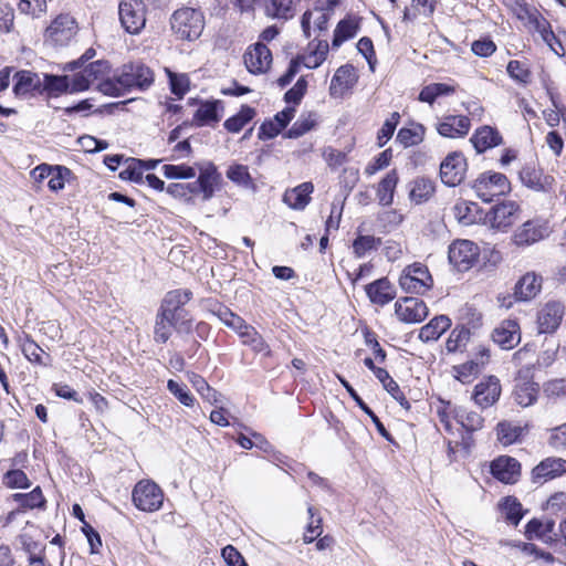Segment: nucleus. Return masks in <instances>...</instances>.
<instances>
[{
  "label": "nucleus",
  "mask_w": 566,
  "mask_h": 566,
  "mask_svg": "<svg viewBox=\"0 0 566 566\" xmlns=\"http://www.w3.org/2000/svg\"><path fill=\"white\" fill-rule=\"evenodd\" d=\"M155 81L153 70L143 63H129L117 70L113 77L99 82L97 90L109 96H123L134 90L146 91Z\"/></svg>",
  "instance_id": "1"
},
{
  "label": "nucleus",
  "mask_w": 566,
  "mask_h": 566,
  "mask_svg": "<svg viewBox=\"0 0 566 566\" xmlns=\"http://www.w3.org/2000/svg\"><path fill=\"white\" fill-rule=\"evenodd\" d=\"M191 297L192 292L190 290H174L169 291L161 302L159 312L165 317L175 319L178 334H190L192 331V317L185 308Z\"/></svg>",
  "instance_id": "2"
},
{
  "label": "nucleus",
  "mask_w": 566,
  "mask_h": 566,
  "mask_svg": "<svg viewBox=\"0 0 566 566\" xmlns=\"http://www.w3.org/2000/svg\"><path fill=\"white\" fill-rule=\"evenodd\" d=\"M205 20L199 10L193 8H181L171 17V29L181 40L193 41L198 39L203 30Z\"/></svg>",
  "instance_id": "3"
},
{
  "label": "nucleus",
  "mask_w": 566,
  "mask_h": 566,
  "mask_svg": "<svg viewBox=\"0 0 566 566\" xmlns=\"http://www.w3.org/2000/svg\"><path fill=\"white\" fill-rule=\"evenodd\" d=\"M472 189L482 201L491 202L494 197L510 192L511 184L504 174L489 171L474 180Z\"/></svg>",
  "instance_id": "4"
},
{
  "label": "nucleus",
  "mask_w": 566,
  "mask_h": 566,
  "mask_svg": "<svg viewBox=\"0 0 566 566\" xmlns=\"http://www.w3.org/2000/svg\"><path fill=\"white\" fill-rule=\"evenodd\" d=\"M164 494L160 488L151 481H140L133 490L135 506L145 512H154L161 507Z\"/></svg>",
  "instance_id": "5"
},
{
  "label": "nucleus",
  "mask_w": 566,
  "mask_h": 566,
  "mask_svg": "<svg viewBox=\"0 0 566 566\" xmlns=\"http://www.w3.org/2000/svg\"><path fill=\"white\" fill-rule=\"evenodd\" d=\"M399 285L408 293L421 294L432 285V277L427 266L415 263L407 266L399 277Z\"/></svg>",
  "instance_id": "6"
},
{
  "label": "nucleus",
  "mask_w": 566,
  "mask_h": 566,
  "mask_svg": "<svg viewBox=\"0 0 566 566\" xmlns=\"http://www.w3.org/2000/svg\"><path fill=\"white\" fill-rule=\"evenodd\" d=\"M551 233L547 221L541 219L527 220L515 229L512 241L516 247H530L544 240Z\"/></svg>",
  "instance_id": "7"
},
{
  "label": "nucleus",
  "mask_w": 566,
  "mask_h": 566,
  "mask_svg": "<svg viewBox=\"0 0 566 566\" xmlns=\"http://www.w3.org/2000/svg\"><path fill=\"white\" fill-rule=\"evenodd\" d=\"M118 14L123 28L128 33L137 34L145 27V6L142 0H123Z\"/></svg>",
  "instance_id": "8"
},
{
  "label": "nucleus",
  "mask_w": 566,
  "mask_h": 566,
  "mask_svg": "<svg viewBox=\"0 0 566 566\" xmlns=\"http://www.w3.org/2000/svg\"><path fill=\"white\" fill-rule=\"evenodd\" d=\"M449 261L458 271L464 272L470 270L478 261L480 251L479 247L469 240L454 241L449 247Z\"/></svg>",
  "instance_id": "9"
},
{
  "label": "nucleus",
  "mask_w": 566,
  "mask_h": 566,
  "mask_svg": "<svg viewBox=\"0 0 566 566\" xmlns=\"http://www.w3.org/2000/svg\"><path fill=\"white\" fill-rule=\"evenodd\" d=\"M77 32V24L70 14L57 15L45 32L46 41L54 45H66Z\"/></svg>",
  "instance_id": "10"
},
{
  "label": "nucleus",
  "mask_w": 566,
  "mask_h": 566,
  "mask_svg": "<svg viewBox=\"0 0 566 566\" xmlns=\"http://www.w3.org/2000/svg\"><path fill=\"white\" fill-rule=\"evenodd\" d=\"M467 169L468 164L463 154L451 153L440 165L441 181L449 187H455L463 181Z\"/></svg>",
  "instance_id": "11"
},
{
  "label": "nucleus",
  "mask_w": 566,
  "mask_h": 566,
  "mask_svg": "<svg viewBox=\"0 0 566 566\" xmlns=\"http://www.w3.org/2000/svg\"><path fill=\"white\" fill-rule=\"evenodd\" d=\"M395 313L399 321L408 324L422 322L428 315V307L417 297H405L396 302Z\"/></svg>",
  "instance_id": "12"
},
{
  "label": "nucleus",
  "mask_w": 566,
  "mask_h": 566,
  "mask_svg": "<svg viewBox=\"0 0 566 566\" xmlns=\"http://www.w3.org/2000/svg\"><path fill=\"white\" fill-rule=\"evenodd\" d=\"M520 207L514 201H504L492 207L486 218L491 228L496 230H506L516 220Z\"/></svg>",
  "instance_id": "13"
},
{
  "label": "nucleus",
  "mask_w": 566,
  "mask_h": 566,
  "mask_svg": "<svg viewBox=\"0 0 566 566\" xmlns=\"http://www.w3.org/2000/svg\"><path fill=\"white\" fill-rule=\"evenodd\" d=\"M565 307L558 301L546 303L537 314L539 333H554L562 323Z\"/></svg>",
  "instance_id": "14"
},
{
  "label": "nucleus",
  "mask_w": 566,
  "mask_h": 566,
  "mask_svg": "<svg viewBox=\"0 0 566 566\" xmlns=\"http://www.w3.org/2000/svg\"><path fill=\"white\" fill-rule=\"evenodd\" d=\"M243 57L248 71L253 74L266 72L272 63V53L262 42L251 46Z\"/></svg>",
  "instance_id": "15"
},
{
  "label": "nucleus",
  "mask_w": 566,
  "mask_h": 566,
  "mask_svg": "<svg viewBox=\"0 0 566 566\" xmlns=\"http://www.w3.org/2000/svg\"><path fill=\"white\" fill-rule=\"evenodd\" d=\"M492 339L502 349H512L521 342L520 325L515 319L501 322L492 333Z\"/></svg>",
  "instance_id": "16"
},
{
  "label": "nucleus",
  "mask_w": 566,
  "mask_h": 566,
  "mask_svg": "<svg viewBox=\"0 0 566 566\" xmlns=\"http://www.w3.org/2000/svg\"><path fill=\"white\" fill-rule=\"evenodd\" d=\"M501 396V385L499 378L489 376L486 379L475 385L473 392L474 402L481 408L493 406Z\"/></svg>",
  "instance_id": "17"
},
{
  "label": "nucleus",
  "mask_w": 566,
  "mask_h": 566,
  "mask_svg": "<svg viewBox=\"0 0 566 566\" xmlns=\"http://www.w3.org/2000/svg\"><path fill=\"white\" fill-rule=\"evenodd\" d=\"M520 179L527 188L543 192L553 190L555 184L553 176L545 175L542 169L534 166H525L520 171Z\"/></svg>",
  "instance_id": "18"
},
{
  "label": "nucleus",
  "mask_w": 566,
  "mask_h": 566,
  "mask_svg": "<svg viewBox=\"0 0 566 566\" xmlns=\"http://www.w3.org/2000/svg\"><path fill=\"white\" fill-rule=\"evenodd\" d=\"M521 464L512 457H500L492 461L491 473L499 481L512 484L515 483L520 476Z\"/></svg>",
  "instance_id": "19"
},
{
  "label": "nucleus",
  "mask_w": 566,
  "mask_h": 566,
  "mask_svg": "<svg viewBox=\"0 0 566 566\" xmlns=\"http://www.w3.org/2000/svg\"><path fill=\"white\" fill-rule=\"evenodd\" d=\"M471 127V120L464 115L446 116L437 126L438 133L448 138L464 137Z\"/></svg>",
  "instance_id": "20"
},
{
  "label": "nucleus",
  "mask_w": 566,
  "mask_h": 566,
  "mask_svg": "<svg viewBox=\"0 0 566 566\" xmlns=\"http://www.w3.org/2000/svg\"><path fill=\"white\" fill-rule=\"evenodd\" d=\"M542 289V276L534 272H527L515 284L514 298L520 302L533 300Z\"/></svg>",
  "instance_id": "21"
},
{
  "label": "nucleus",
  "mask_w": 566,
  "mask_h": 566,
  "mask_svg": "<svg viewBox=\"0 0 566 566\" xmlns=\"http://www.w3.org/2000/svg\"><path fill=\"white\" fill-rule=\"evenodd\" d=\"M370 302L384 306L396 297V289L387 277L376 280L365 286Z\"/></svg>",
  "instance_id": "22"
},
{
  "label": "nucleus",
  "mask_w": 566,
  "mask_h": 566,
  "mask_svg": "<svg viewBox=\"0 0 566 566\" xmlns=\"http://www.w3.org/2000/svg\"><path fill=\"white\" fill-rule=\"evenodd\" d=\"M476 153L482 154L486 149L496 147L503 143L502 136L499 130L491 126H482L475 130L470 138Z\"/></svg>",
  "instance_id": "23"
},
{
  "label": "nucleus",
  "mask_w": 566,
  "mask_h": 566,
  "mask_svg": "<svg viewBox=\"0 0 566 566\" xmlns=\"http://www.w3.org/2000/svg\"><path fill=\"white\" fill-rule=\"evenodd\" d=\"M15 83L13 92L17 96H27L33 92L41 93L42 80L36 73L31 71H19L14 74Z\"/></svg>",
  "instance_id": "24"
},
{
  "label": "nucleus",
  "mask_w": 566,
  "mask_h": 566,
  "mask_svg": "<svg viewBox=\"0 0 566 566\" xmlns=\"http://www.w3.org/2000/svg\"><path fill=\"white\" fill-rule=\"evenodd\" d=\"M566 473V460L562 458H547L541 461L533 469V479L536 480H551Z\"/></svg>",
  "instance_id": "25"
},
{
  "label": "nucleus",
  "mask_w": 566,
  "mask_h": 566,
  "mask_svg": "<svg viewBox=\"0 0 566 566\" xmlns=\"http://www.w3.org/2000/svg\"><path fill=\"white\" fill-rule=\"evenodd\" d=\"M489 357V349H481L475 359H471L455 367L457 379L463 384L470 382L472 377L481 373L483 366L488 363Z\"/></svg>",
  "instance_id": "26"
},
{
  "label": "nucleus",
  "mask_w": 566,
  "mask_h": 566,
  "mask_svg": "<svg viewBox=\"0 0 566 566\" xmlns=\"http://www.w3.org/2000/svg\"><path fill=\"white\" fill-rule=\"evenodd\" d=\"M314 187L311 182H303L297 187L286 190L283 201L292 209L303 210L311 201Z\"/></svg>",
  "instance_id": "27"
},
{
  "label": "nucleus",
  "mask_w": 566,
  "mask_h": 566,
  "mask_svg": "<svg viewBox=\"0 0 566 566\" xmlns=\"http://www.w3.org/2000/svg\"><path fill=\"white\" fill-rule=\"evenodd\" d=\"M525 536L527 539L537 538L547 542L556 538L558 534L555 532V522L553 520L543 522L538 518H533L526 524Z\"/></svg>",
  "instance_id": "28"
},
{
  "label": "nucleus",
  "mask_w": 566,
  "mask_h": 566,
  "mask_svg": "<svg viewBox=\"0 0 566 566\" xmlns=\"http://www.w3.org/2000/svg\"><path fill=\"white\" fill-rule=\"evenodd\" d=\"M434 191V181L428 177H417L409 185V198L416 205L427 202Z\"/></svg>",
  "instance_id": "29"
},
{
  "label": "nucleus",
  "mask_w": 566,
  "mask_h": 566,
  "mask_svg": "<svg viewBox=\"0 0 566 566\" xmlns=\"http://www.w3.org/2000/svg\"><path fill=\"white\" fill-rule=\"evenodd\" d=\"M199 169L198 180L203 187V199L209 200L214 193V186L220 180V174L212 163H203L196 165Z\"/></svg>",
  "instance_id": "30"
},
{
  "label": "nucleus",
  "mask_w": 566,
  "mask_h": 566,
  "mask_svg": "<svg viewBox=\"0 0 566 566\" xmlns=\"http://www.w3.org/2000/svg\"><path fill=\"white\" fill-rule=\"evenodd\" d=\"M293 0H261L260 8L272 19L289 20L293 18Z\"/></svg>",
  "instance_id": "31"
},
{
  "label": "nucleus",
  "mask_w": 566,
  "mask_h": 566,
  "mask_svg": "<svg viewBox=\"0 0 566 566\" xmlns=\"http://www.w3.org/2000/svg\"><path fill=\"white\" fill-rule=\"evenodd\" d=\"M450 326L451 319L448 316H436L421 327L419 338L424 343L437 340Z\"/></svg>",
  "instance_id": "32"
},
{
  "label": "nucleus",
  "mask_w": 566,
  "mask_h": 566,
  "mask_svg": "<svg viewBox=\"0 0 566 566\" xmlns=\"http://www.w3.org/2000/svg\"><path fill=\"white\" fill-rule=\"evenodd\" d=\"M338 379L340 384L345 387L347 392L350 395V397L356 401V403L359 406V408L370 417L373 422L376 426L377 431L389 442H392L391 434L387 431L382 422L379 420V418L375 415V412L364 402V400L359 397V395L356 392V390L349 385V382L344 379L343 377L338 376Z\"/></svg>",
  "instance_id": "33"
},
{
  "label": "nucleus",
  "mask_w": 566,
  "mask_h": 566,
  "mask_svg": "<svg viewBox=\"0 0 566 566\" xmlns=\"http://www.w3.org/2000/svg\"><path fill=\"white\" fill-rule=\"evenodd\" d=\"M399 181L397 170H390L378 184L377 198L381 206H390L394 202V193Z\"/></svg>",
  "instance_id": "34"
},
{
  "label": "nucleus",
  "mask_w": 566,
  "mask_h": 566,
  "mask_svg": "<svg viewBox=\"0 0 566 566\" xmlns=\"http://www.w3.org/2000/svg\"><path fill=\"white\" fill-rule=\"evenodd\" d=\"M42 91H45L50 97H57L64 93H70V77L67 75L44 74Z\"/></svg>",
  "instance_id": "35"
},
{
  "label": "nucleus",
  "mask_w": 566,
  "mask_h": 566,
  "mask_svg": "<svg viewBox=\"0 0 566 566\" xmlns=\"http://www.w3.org/2000/svg\"><path fill=\"white\" fill-rule=\"evenodd\" d=\"M531 27H533L535 31L541 34L543 41L547 43L557 55L564 54V48L562 46V43L551 30V25L545 18L542 15H539L537 19L534 18V23Z\"/></svg>",
  "instance_id": "36"
},
{
  "label": "nucleus",
  "mask_w": 566,
  "mask_h": 566,
  "mask_svg": "<svg viewBox=\"0 0 566 566\" xmlns=\"http://www.w3.org/2000/svg\"><path fill=\"white\" fill-rule=\"evenodd\" d=\"M21 350L25 358L34 364L41 366H49L51 364V357L45 354L44 350L30 337H27L21 344Z\"/></svg>",
  "instance_id": "37"
},
{
  "label": "nucleus",
  "mask_w": 566,
  "mask_h": 566,
  "mask_svg": "<svg viewBox=\"0 0 566 566\" xmlns=\"http://www.w3.org/2000/svg\"><path fill=\"white\" fill-rule=\"evenodd\" d=\"M172 329L176 331L175 319L165 317L163 313L158 311L154 326V340L160 344L166 343L170 338Z\"/></svg>",
  "instance_id": "38"
},
{
  "label": "nucleus",
  "mask_w": 566,
  "mask_h": 566,
  "mask_svg": "<svg viewBox=\"0 0 566 566\" xmlns=\"http://www.w3.org/2000/svg\"><path fill=\"white\" fill-rule=\"evenodd\" d=\"M255 116V109L243 105L240 112L224 122V128L230 133H239Z\"/></svg>",
  "instance_id": "39"
},
{
  "label": "nucleus",
  "mask_w": 566,
  "mask_h": 566,
  "mask_svg": "<svg viewBox=\"0 0 566 566\" xmlns=\"http://www.w3.org/2000/svg\"><path fill=\"white\" fill-rule=\"evenodd\" d=\"M358 28V23L354 19L340 20L334 31L333 46H339L346 40L354 38Z\"/></svg>",
  "instance_id": "40"
},
{
  "label": "nucleus",
  "mask_w": 566,
  "mask_h": 566,
  "mask_svg": "<svg viewBox=\"0 0 566 566\" xmlns=\"http://www.w3.org/2000/svg\"><path fill=\"white\" fill-rule=\"evenodd\" d=\"M220 104V101L207 102L202 104L195 114L196 125L203 126L211 122H219L220 116L218 115V107Z\"/></svg>",
  "instance_id": "41"
},
{
  "label": "nucleus",
  "mask_w": 566,
  "mask_h": 566,
  "mask_svg": "<svg viewBox=\"0 0 566 566\" xmlns=\"http://www.w3.org/2000/svg\"><path fill=\"white\" fill-rule=\"evenodd\" d=\"M504 2L511 7L512 12L518 20L528 25L534 23V18L537 19L541 15L535 9L530 8L524 0H504Z\"/></svg>",
  "instance_id": "42"
},
{
  "label": "nucleus",
  "mask_w": 566,
  "mask_h": 566,
  "mask_svg": "<svg viewBox=\"0 0 566 566\" xmlns=\"http://www.w3.org/2000/svg\"><path fill=\"white\" fill-rule=\"evenodd\" d=\"M457 421L468 431L474 432L476 430L482 429L484 419L482 416L475 411L459 409L455 412Z\"/></svg>",
  "instance_id": "43"
},
{
  "label": "nucleus",
  "mask_w": 566,
  "mask_h": 566,
  "mask_svg": "<svg viewBox=\"0 0 566 566\" xmlns=\"http://www.w3.org/2000/svg\"><path fill=\"white\" fill-rule=\"evenodd\" d=\"M471 332L465 326H457L446 343V348L449 353L462 350L470 340Z\"/></svg>",
  "instance_id": "44"
},
{
  "label": "nucleus",
  "mask_w": 566,
  "mask_h": 566,
  "mask_svg": "<svg viewBox=\"0 0 566 566\" xmlns=\"http://www.w3.org/2000/svg\"><path fill=\"white\" fill-rule=\"evenodd\" d=\"M355 81L354 69L350 65H343L338 67L332 78L331 83V94L334 95L337 93V85L340 86V90L348 88L353 85Z\"/></svg>",
  "instance_id": "45"
},
{
  "label": "nucleus",
  "mask_w": 566,
  "mask_h": 566,
  "mask_svg": "<svg viewBox=\"0 0 566 566\" xmlns=\"http://www.w3.org/2000/svg\"><path fill=\"white\" fill-rule=\"evenodd\" d=\"M454 87L446 83H432L424 86L420 94L419 99L432 104L437 97L450 95L454 93Z\"/></svg>",
  "instance_id": "46"
},
{
  "label": "nucleus",
  "mask_w": 566,
  "mask_h": 566,
  "mask_svg": "<svg viewBox=\"0 0 566 566\" xmlns=\"http://www.w3.org/2000/svg\"><path fill=\"white\" fill-rule=\"evenodd\" d=\"M189 380L193 388L201 395L208 402L216 405L219 401L220 394L211 388L209 384L200 375L191 374Z\"/></svg>",
  "instance_id": "47"
},
{
  "label": "nucleus",
  "mask_w": 566,
  "mask_h": 566,
  "mask_svg": "<svg viewBox=\"0 0 566 566\" xmlns=\"http://www.w3.org/2000/svg\"><path fill=\"white\" fill-rule=\"evenodd\" d=\"M13 500L23 509L42 507L45 503L40 486L33 489L30 493H15L13 494Z\"/></svg>",
  "instance_id": "48"
},
{
  "label": "nucleus",
  "mask_w": 566,
  "mask_h": 566,
  "mask_svg": "<svg viewBox=\"0 0 566 566\" xmlns=\"http://www.w3.org/2000/svg\"><path fill=\"white\" fill-rule=\"evenodd\" d=\"M423 126L417 125L413 128H401L397 134V140L405 147H410L420 144L423 140Z\"/></svg>",
  "instance_id": "49"
},
{
  "label": "nucleus",
  "mask_w": 566,
  "mask_h": 566,
  "mask_svg": "<svg viewBox=\"0 0 566 566\" xmlns=\"http://www.w3.org/2000/svg\"><path fill=\"white\" fill-rule=\"evenodd\" d=\"M381 239L374 235H358L353 242V252L357 258H363L367 252L377 250Z\"/></svg>",
  "instance_id": "50"
},
{
  "label": "nucleus",
  "mask_w": 566,
  "mask_h": 566,
  "mask_svg": "<svg viewBox=\"0 0 566 566\" xmlns=\"http://www.w3.org/2000/svg\"><path fill=\"white\" fill-rule=\"evenodd\" d=\"M497 437L502 444L510 446L516 442L522 434L523 429L518 426H514L511 422H500L497 424Z\"/></svg>",
  "instance_id": "51"
},
{
  "label": "nucleus",
  "mask_w": 566,
  "mask_h": 566,
  "mask_svg": "<svg viewBox=\"0 0 566 566\" xmlns=\"http://www.w3.org/2000/svg\"><path fill=\"white\" fill-rule=\"evenodd\" d=\"M214 314L222 323L234 329L238 334H241L242 331L248 327V324L240 316L231 312L228 307H219Z\"/></svg>",
  "instance_id": "52"
},
{
  "label": "nucleus",
  "mask_w": 566,
  "mask_h": 566,
  "mask_svg": "<svg viewBox=\"0 0 566 566\" xmlns=\"http://www.w3.org/2000/svg\"><path fill=\"white\" fill-rule=\"evenodd\" d=\"M506 71L518 83L526 85L531 82L532 73L524 62L512 60L509 62Z\"/></svg>",
  "instance_id": "53"
},
{
  "label": "nucleus",
  "mask_w": 566,
  "mask_h": 566,
  "mask_svg": "<svg viewBox=\"0 0 566 566\" xmlns=\"http://www.w3.org/2000/svg\"><path fill=\"white\" fill-rule=\"evenodd\" d=\"M143 174L142 159L129 158L126 168L119 172V178L139 184L143 181Z\"/></svg>",
  "instance_id": "54"
},
{
  "label": "nucleus",
  "mask_w": 566,
  "mask_h": 566,
  "mask_svg": "<svg viewBox=\"0 0 566 566\" xmlns=\"http://www.w3.org/2000/svg\"><path fill=\"white\" fill-rule=\"evenodd\" d=\"M163 174L168 179H190L196 176L195 167L182 165H165Z\"/></svg>",
  "instance_id": "55"
},
{
  "label": "nucleus",
  "mask_w": 566,
  "mask_h": 566,
  "mask_svg": "<svg viewBox=\"0 0 566 566\" xmlns=\"http://www.w3.org/2000/svg\"><path fill=\"white\" fill-rule=\"evenodd\" d=\"M239 335L243 339V343L250 345L253 348V350L258 353L266 350L268 353H270L269 346L265 344L262 336L259 335L253 327L248 325V327L243 329L242 333Z\"/></svg>",
  "instance_id": "56"
},
{
  "label": "nucleus",
  "mask_w": 566,
  "mask_h": 566,
  "mask_svg": "<svg viewBox=\"0 0 566 566\" xmlns=\"http://www.w3.org/2000/svg\"><path fill=\"white\" fill-rule=\"evenodd\" d=\"M315 126V118L312 114L301 116L286 132V137L298 138Z\"/></svg>",
  "instance_id": "57"
},
{
  "label": "nucleus",
  "mask_w": 566,
  "mask_h": 566,
  "mask_svg": "<svg viewBox=\"0 0 566 566\" xmlns=\"http://www.w3.org/2000/svg\"><path fill=\"white\" fill-rule=\"evenodd\" d=\"M537 399V389L534 384H523L515 390V401L522 407L533 405Z\"/></svg>",
  "instance_id": "58"
},
{
  "label": "nucleus",
  "mask_w": 566,
  "mask_h": 566,
  "mask_svg": "<svg viewBox=\"0 0 566 566\" xmlns=\"http://www.w3.org/2000/svg\"><path fill=\"white\" fill-rule=\"evenodd\" d=\"M543 392L547 398L558 399L566 397V378H553L544 382Z\"/></svg>",
  "instance_id": "59"
},
{
  "label": "nucleus",
  "mask_w": 566,
  "mask_h": 566,
  "mask_svg": "<svg viewBox=\"0 0 566 566\" xmlns=\"http://www.w3.org/2000/svg\"><path fill=\"white\" fill-rule=\"evenodd\" d=\"M400 115L394 112L389 118L385 120L381 128L377 134L378 145L382 147L394 135V132L399 123Z\"/></svg>",
  "instance_id": "60"
},
{
  "label": "nucleus",
  "mask_w": 566,
  "mask_h": 566,
  "mask_svg": "<svg viewBox=\"0 0 566 566\" xmlns=\"http://www.w3.org/2000/svg\"><path fill=\"white\" fill-rule=\"evenodd\" d=\"M3 483L10 489H27L31 485L30 480L22 470H10L3 476Z\"/></svg>",
  "instance_id": "61"
},
{
  "label": "nucleus",
  "mask_w": 566,
  "mask_h": 566,
  "mask_svg": "<svg viewBox=\"0 0 566 566\" xmlns=\"http://www.w3.org/2000/svg\"><path fill=\"white\" fill-rule=\"evenodd\" d=\"M168 390L185 406H193L195 398L187 389L186 385L179 384L174 379H169L167 382Z\"/></svg>",
  "instance_id": "62"
},
{
  "label": "nucleus",
  "mask_w": 566,
  "mask_h": 566,
  "mask_svg": "<svg viewBox=\"0 0 566 566\" xmlns=\"http://www.w3.org/2000/svg\"><path fill=\"white\" fill-rule=\"evenodd\" d=\"M473 208H475V203L460 201L453 207V214L460 223L469 226L474 222Z\"/></svg>",
  "instance_id": "63"
},
{
  "label": "nucleus",
  "mask_w": 566,
  "mask_h": 566,
  "mask_svg": "<svg viewBox=\"0 0 566 566\" xmlns=\"http://www.w3.org/2000/svg\"><path fill=\"white\" fill-rule=\"evenodd\" d=\"M548 444L557 450H566V422L549 430Z\"/></svg>",
  "instance_id": "64"
}]
</instances>
